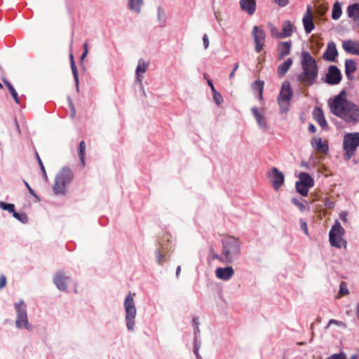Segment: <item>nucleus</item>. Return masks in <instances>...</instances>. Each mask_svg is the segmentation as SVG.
I'll list each match as a JSON object with an SVG mask.
<instances>
[{"label":"nucleus","instance_id":"f257e3e1","mask_svg":"<svg viewBox=\"0 0 359 359\" xmlns=\"http://www.w3.org/2000/svg\"><path fill=\"white\" fill-rule=\"evenodd\" d=\"M345 91L341 92L333 99L328 100L331 111L337 116L346 122L357 123L359 121V109L354 104L346 100Z\"/></svg>","mask_w":359,"mask_h":359},{"label":"nucleus","instance_id":"f03ea898","mask_svg":"<svg viewBox=\"0 0 359 359\" xmlns=\"http://www.w3.org/2000/svg\"><path fill=\"white\" fill-rule=\"evenodd\" d=\"M302 66L303 72L298 80L306 86L311 85L318 75V68L315 59L307 51L302 53Z\"/></svg>","mask_w":359,"mask_h":359},{"label":"nucleus","instance_id":"7ed1b4c3","mask_svg":"<svg viewBox=\"0 0 359 359\" xmlns=\"http://www.w3.org/2000/svg\"><path fill=\"white\" fill-rule=\"evenodd\" d=\"M73 179V174L69 168H62L56 175L55 184L53 187V191L56 195H64L66 193V186Z\"/></svg>","mask_w":359,"mask_h":359},{"label":"nucleus","instance_id":"20e7f679","mask_svg":"<svg viewBox=\"0 0 359 359\" xmlns=\"http://www.w3.org/2000/svg\"><path fill=\"white\" fill-rule=\"evenodd\" d=\"M240 250L239 242L233 237H229L223 241V255L225 263L232 262L234 258L238 255Z\"/></svg>","mask_w":359,"mask_h":359},{"label":"nucleus","instance_id":"39448f33","mask_svg":"<svg viewBox=\"0 0 359 359\" xmlns=\"http://www.w3.org/2000/svg\"><path fill=\"white\" fill-rule=\"evenodd\" d=\"M124 308L126 310V326L129 330H133L135 325V316L137 309L135 304L133 297L131 294L127 295L124 301Z\"/></svg>","mask_w":359,"mask_h":359},{"label":"nucleus","instance_id":"423d86ee","mask_svg":"<svg viewBox=\"0 0 359 359\" xmlns=\"http://www.w3.org/2000/svg\"><path fill=\"white\" fill-rule=\"evenodd\" d=\"M358 147H359V133H348L344 135V149L345 158L347 160L353 156Z\"/></svg>","mask_w":359,"mask_h":359},{"label":"nucleus","instance_id":"0eeeda50","mask_svg":"<svg viewBox=\"0 0 359 359\" xmlns=\"http://www.w3.org/2000/svg\"><path fill=\"white\" fill-rule=\"evenodd\" d=\"M292 95V93L289 82H283L278 98L281 113H286L288 111Z\"/></svg>","mask_w":359,"mask_h":359},{"label":"nucleus","instance_id":"6e6552de","mask_svg":"<svg viewBox=\"0 0 359 359\" xmlns=\"http://www.w3.org/2000/svg\"><path fill=\"white\" fill-rule=\"evenodd\" d=\"M344 230L339 222L336 221L334 225L330 231V242L332 246L342 248L346 246V241L342 238Z\"/></svg>","mask_w":359,"mask_h":359},{"label":"nucleus","instance_id":"1a4fd4ad","mask_svg":"<svg viewBox=\"0 0 359 359\" xmlns=\"http://www.w3.org/2000/svg\"><path fill=\"white\" fill-rule=\"evenodd\" d=\"M17 311L16 326L18 328L24 327L28 330H32V326L28 323L26 306L22 300L15 304Z\"/></svg>","mask_w":359,"mask_h":359},{"label":"nucleus","instance_id":"9d476101","mask_svg":"<svg viewBox=\"0 0 359 359\" xmlns=\"http://www.w3.org/2000/svg\"><path fill=\"white\" fill-rule=\"evenodd\" d=\"M268 177L275 190H278L284 183L285 176L283 173L279 171L276 168H273L271 170L268 172Z\"/></svg>","mask_w":359,"mask_h":359},{"label":"nucleus","instance_id":"9b49d317","mask_svg":"<svg viewBox=\"0 0 359 359\" xmlns=\"http://www.w3.org/2000/svg\"><path fill=\"white\" fill-rule=\"evenodd\" d=\"M251 111L259 128L264 130H267L269 125L264 116V110L262 109L259 111L256 107H253Z\"/></svg>","mask_w":359,"mask_h":359},{"label":"nucleus","instance_id":"f8f14e48","mask_svg":"<svg viewBox=\"0 0 359 359\" xmlns=\"http://www.w3.org/2000/svg\"><path fill=\"white\" fill-rule=\"evenodd\" d=\"M252 34L255 38V50L260 52L262 49L265 34L264 31L259 27L255 26L252 31Z\"/></svg>","mask_w":359,"mask_h":359},{"label":"nucleus","instance_id":"ddd939ff","mask_svg":"<svg viewBox=\"0 0 359 359\" xmlns=\"http://www.w3.org/2000/svg\"><path fill=\"white\" fill-rule=\"evenodd\" d=\"M234 270L231 266H226L224 268L219 267L215 270L216 277L222 280H228L233 276Z\"/></svg>","mask_w":359,"mask_h":359},{"label":"nucleus","instance_id":"4468645a","mask_svg":"<svg viewBox=\"0 0 359 359\" xmlns=\"http://www.w3.org/2000/svg\"><path fill=\"white\" fill-rule=\"evenodd\" d=\"M303 24L305 32L310 33L314 29V24L313 21L312 10L310 6L307 7L306 12L303 18Z\"/></svg>","mask_w":359,"mask_h":359},{"label":"nucleus","instance_id":"2eb2a0df","mask_svg":"<svg viewBox=\"0 0 359 359\" xmlns=\"http://www.w3.org/2000/svg\"><path fill=\"white\" fill-rule=\"evenodd\" d=\"M341 73L339 69L335 66H332L329 69L327 75V81L330 84H337L341 81Z\"/></svg>","mask_w":359,"mask_h":359},{"label":"nucleus","instance_id":"dca6fc26","mask_svg":"<svg viewBox=\"0 0 359 359\" xmlns=\"http://www.w3.org/2000/svg\"><path fill=\"white\" fill-rule=\"evenodd\" d=\"M149 67V62L144 61L142 59H140L138 60L137 66L136 67L135 70V74H136V79L137 81L142 85V74L145 73Z\"/></svg>","mask_w":359,"mask_h":359},{"label":"nucleus","instance_id":"f3484780","mask_svg":"<svg viewBox=\"0 0 359 359\" xmlns=\"http://www.w3.org/2000/svg\"><path fill=\"white\" fill-rule=\"evenodd\" d=\"M291 42H280L278 45V60H281L290 53Z\"/></svg>","mask_w":359,"mask_h":359},{"label":"nucleus","instance_id":"a211bd4d","mask_svg":"<svg viewBox=\"0 0 359 359\" xmlns=\"http://www.w3.org/2000/svg\"><path fill=\"white\" fill-rule=\"evenodd\" d=\"M337 55L338 52L335 43L334 42H330L327 44L326 51L323 54V58L325 60L332 62Z\"/></svg>","mask_w":359,"mask_h":359},{"label":"nucleus","instance_id":"6ab92c4d","mask_svg":"<svg viewBox=\"0 0 359 359\" xmlns=\"http://www.w3.org/2000/svg\"><path fill=\"white\" fill-rule=\"evenodd\" d=\"M343 48L348 53L359 55V43L355 41H345L343 43Z\"/></svg>","mask_w":359,"mask_h":359},{"label":"nucleus","instance_id":"aec40b11","mask_svg":"<svg viewBox=\"0 0 359 359\" xmlns=\"http://www.w3.org/2000/svg\"><path fill=\"white\" fill-rule=\"evenodd\" d=\"M312 147L318 152L325 153L328 147L327 144L322 141V139L318 137H315L311 140Z\"/></svg>","mask_w":359,"mask_h":359},{"label":"nucleus","instance_id":"412c9836","mask_svg":"<svg viewBox=\"0 0 359 359\" xmlns=\"http://www.w3.org/2000/svg\"><path fill=\"white\" fill-rule=\"evenodd\" d=\"M240 5L241 9L246 11L249 15L255 13L256 7L255 0H241Z\"/></svg>","mask_w":359,"mask_h":359},{"label":"nucleus","instance_id":"4be33fe9","mask_svg":"<svg viewBox=\"0 0 359 359\" xmlns=\"http://www.w3.org/2000/svg\"><path fill=\"white\" fill-rule=\"evenodd\" d=\"M67 278L62 271L57 272L54 278V283L57 287L60 290H65L67 288L65 280Z\"/></svg>","mask_w":359,"mask_h":359},{"label":"nucleus","instance_id":"5701e85b","mask_svg":"<svg viewBox=\"0 0 359 359\" xmlns=\"http://www.w3.org/2000/svg\"><path fill=\"white\" fill-rule=\"evenodd\" d=\"M156 21L158 23V26L160 28H163L166 26V23H167L166 13L161 7L157 8Z\"/></svg>","mask_w":359,"mask_h":359},{"label":"nucleus","instance_id":"b1692460","mask_svg":"<svg viewBox=\"0 0 359 359\" xmlns=\"http://www.w3.org/2000/svg\"><path fill=\"white\" fill-rule=\"evenodd\" d=\"M144 4V0H128L129 9L137 14L141 13Z\"/></svg>","mask_w":359,"mask_h":359},{"label":"nucleus","instance_id":"393cba45","mask_svg":"<svg viewBox=\"0 0 359 359\" xmlns=\"http://www.w3.org/2000/svg\"><path fill=\"white\" fill-rule=\"evenodd\" d=\"M347 13L349 18L355 21H359V4H353L347 8Z\"/></svg>","mask_w":359,"mask_h":359},{"label":"nucleus","instance_id":"a878e982","mask_svg":"<svg viewBox=\"0 0 359 359\" xmlns=\"http://www.w3.org/2000/svg\"><path fill=\"white\" fill-rule=\"evenodd\" d=\"M292 64V59L289 58L278 67L277 72L280 77L283 76L290 68Z\"/></svg>","mask_w":359,"mask_h":359},{"label":"nucleus","instance_id":"bb28decb","mask_svg":"<svg viewBox=\"0 0 359 359\" xmlns=\"http://www.w3.org/2000/svg\"><path fill=\"white\" fill-rule=\"evenodd\" d=\"M313 116L320 126L325 127L327 125V122L324 118V115L321 109L318 107L315 108L313 111Z\"/></svg>","mask_w":359,"mask_h":359},{"label":"nucleus","instance_id":"cd10ccee","mask_svg":"<svg viewBox=\"0 0 359 359\" xmlns=\"http://www.w3.org/2000/svg\"><path fill=\"white\" fill-rule=\"evenodd\" d=\"M297 182L307 185L309 187H312L314 185L313 178L306 172H301L299 174V181Z\"/></svg>","mask_w":359,"mask_h":359},{"label":"nucleus","instance_id":"c85d7f7f","mask_svg":"<svg viewBox=\"0 0 359 359\" xmlns=\"http://www.w3.org/2000/svg\"><path fill=\"white\" fill-rule=\"evenodd\" d=\"M292 25L290 21H285L283 25V30L280 32L281 38L290 36L292 34Z\"/></svg>","mask_w":359,"mask_h":359},{"label":"nucleus","instance_id":"c756f323","mask_svg":"<svg viewBox=\"0 0 359 359\" xmlns=\"http://www.w3.org/2000/svg\"><path fill=\"white\" fill-rule=\"evenodd\" d=\"M346 74L348 78L356 70V65L353 60H346L345 62Z\"/></svg>","mask_w":359,"mask_h":359},{"label":"nucleus","instance_id":"7c9ffc66","mask_svg":"<svg viewBox=\"0 0 359 359\" xmlns=\"http://www.w3.org/2000/svg\"><path fill=\"white\" fill-rule=\"evenodd\" d=\"M341 4L340 2H335L333 5L332 10V18L334 20H338L341 15Z\"/></svg>","mask_w":359,"mask_h":359},{"label":"nucleus","instance_id":"2f4dec72","mask_svg":"<svg viewBox=\"0 0 359 359\" xmlns=\"http://www.w3.org/2000/svg\"><path fill=\"white\" fill-rule=\"evenodd\" d=\"M252 88L256 91L259 92V98L260 100L262 99V93L264 90V81H256L252 84Z\"/></svg>","mask_w":359,"mask_h":359},{"label":"nucleus","instance_id":"473e14b6","mask_svg":"<svg viewBox=\"0 0 359 359\" xmlns=\"http://www.w3.org/2000/svg\"><path fill=\"white\" fill-rule=\"evenodd\" d=\"M296 189L297 191L304 196H307L309 193V189L310 188L307 185L303 184L302 183L296 182Z\"/></svg>","mask_w":359,"mask_h":359},{"label":"nucleus","instance_id":"72a5a7b5","mask_svg":"<svg viewBox=\"0 0 359 359\" xmlns=\"http://www.w3.org/2000/svg\"><path fill=\"white\" fill-rule=\"evenodd\" d=\"M86 151V144L83 141H81L79 144V156L81 159L82 167L85 165L84 156Z\"/></svg>","mask_w":359,"mask_h":359},{"label":"nucleus","instance_id":"f704fd0d","mask_svg":"<svg viewBox=\"0 0 359 359\" xmlns=\"http://www.w3.org/2000/svg\"><path fill=\"white\" fill-rule=\"evenodd\" d=\"M71 68H72V73H73V75H74V80H75L76 88H77V90H79L78 72H77L76 67V65L74 64V61H71Z\"/></svg>","mask_w":359,"mask_h":359},{"label":"nucleus","instance_id":"c9c22d12","mask_svg":"<svg viewBox=\"0 0 359 359\" xmlns=\"http://www.w3.org/2000/svg\"><path fill=\"white\" fill-rule=\"evenodd\" d=\"M71 68H72V73H73V75H74V80H75L76 88H77V90H79L78 72H77L76 67V65L74 64V61H71Z\"/></svg>","mask_w":359,"mask_h":359},{"label":"nucleus","instance_id":"e433bc0d","mask_svg":"<svg viewBox=\"0 0 359 359\" xmlns=\"http://www.w3.org/2000/svg\"><path fill=\"white\" fill-rule=\"evenodd\" d=\"M212 96L214 101L216 102L217 104L219 105L222 103L223 97L222 95L215 90V88H213Z\"/></svg>","mask_w":359,"mask_h":359},{"label":"nucleus","instance_id":"4c0bfd02","mask_svg":"<svg viewBox=\"0 0 359 359\" xmlns=\"http://www.w3.org/2000/svg\"><path fill=\"white\" fill-rule=\"evenodd\" d=\"M0 208L12 213L14 212L15 210L13 204L6 203L4 202H0Z\"/></svg>","mask_w":359,"mask_h":359},{"label":"nucleus","instance_id":"58836bf2","mask_svg":"<svg viewBox=\"0 0 359 359\" xmlns=\"http://www.w3.org/2000/svg\"><path fill=\"white\" fill-rule=\"evenodd\" d=\"M271 35L276 38H281V34L278 31V29L273 25H270Z\"/></svg>","mask_w":359,"mask_h":359},{"label":"nucleus","instance_id":"ea45409f","mask_svg":"<svg viewBox=\"0 0 359 359\" xmlns=\"http://www.w3.org/2000/svg\"><path fill=\"white\" fill-rule=\"evenodd\" d=\"M332 325H335L340 326L342 327H346L345 323H343L342 321H339V320L332 319L329 321L326 328L330 327Z\"/></svg>","mask_w":359,"mask_h":359},{"label":"nucleus","instance_id":"a19ab883","mask_svg":"<svg viewBox=\"0 0 359 359\" xmlns=\"http://www.w3.org/2000/svg\"><path fill=\"white\" fill-rule=\"evenodd\" d=\"M13 217L18 219V220H20L23 222H26L27 221V216L25 214H22V215H20L19 213L16 212L15 210H14V212H13Z\"/></svg>","mask_w":359,"mask_h":359},{"label":"nucleus","instance_id":"79ce46f5","mask_svg":"<svg viewBox=\"0 0 359 359\" xmlns=\"http://www.w3.org/2000/svg\"><path fill=\"white\" fill-rule=\"evenodd\" d=\"M292 202L301 210L304 211L305 209V205L299 202L297 198H294L292 199Z\"/></svg>","mask_w":359,"mask_h":359},{"label":"nucleus","instance_id":"37998d69","mask_svg":"<svg viewBox=\"0 0 359 359\" xmlns=\"http://www.w3.org/2000/svg\"><path fill=\"white\" fill-rule=\"evenodd\" d=\"M348 294V290L346 288V286L344 283H341L340 285V289H339V294L341 295H345Z\"/></svg>","mask_w":359,"mask_h":359},{"label":"nucleus","instance_id":"c03bdc74","mask_svg":"<svg viewBox=\"0 0 359 359\" xmlns=\"http://www.w3.org/2000/svg\"><path fill=\"white\" fill-rule=\"evenodd\" d=\"M8 90L11 92V93L13 99L15 100V102L18 103L19 102V101H18V93H17L16 90L14 89L13 87H10V88Z\"/></svg>","mask_w":359,"mask_h":359},{"label":"nucleus","instance_id":"a18cd8bd","mask_svg":"<svg viewBox=\"0 0 359 359\" xmlns=\"http://www.w3.org/2000/svg\"><path fill=\"white\" fill-rule=\"evenodd\" d=\"M88 53V43H83V54L81 55V60H83L87 56Z\"/></svg>","mask_w":359,"mask_h":359},{"label":"nucleus","instance_id":"49530a36","mask_svg":"<svg viewBox=\"0 0 359 359\" xmlns=\"http://www.w3.org/2000/svg\"><path fill=\"white\" fill-rule=\"evenodd\" d=\"M36 157H37V160H38L39 164L40 165V168H41L42 172H43V175H44L45 177H47L44 165H43V163H42V161H41V158H40V157H39V154L37 153H36Z\"/></svg>","mask_w":359,"mask_h":359},{"label":"nucleus","instance_id":"de8ad7c7","mask_svg":"<svg viewBox=\"0 0 359 359\" xmlns=\"http://www.w3.org/2000/svg\"><path fill=\"white\" fill-rule=\"evenodd\" d=\"M24 182H25V186L27 187L29 192L30 193V194H32L36 198L39 199L38 196L36 195L35 191L31 188V187L29 185V184L26 181H24Z\"/></svg>","mask_w":359,"mask_h":359},{"label":"nucleus","instance_id":"09e8293b","mask_svg":"<svg viewBox=\"0 0 359 359\" xmlns=\"http://www.w3.org/2000/svg\"><path fill=\"white\" fill-rule=\"evenodd\" d=\"M203 46L205 49H207L209 47V39L206 34H205L203 36Z\"/></svg>","mask_w":359,"mask_h":359},{"label":"nucleus","instance_id":"8fccbe9b","mask_svg":"<svg viewBox=\"0 0 359 359\" xmlns=\"http://www.w3.org/2000/svg\"><path fill=\"white\" fill-rule=\"evenodd\" d=\"M325 205L327 208L332 209L334 206V203L333 201L329 200L328 198L325 199Z\"/></svg>","mask_w":359,"mask_h":359},{"label":"nucleus","instance_id":"3c124183","mask_svg":"<svg viewBox=\"0 0 359 359\" xmlns=\"http://www.w3.org/2000/svg\"><path fill=\"white\" fill-rule=\"evenodd\" d=\"M6 284V278L4 275L0 276V289L3 288Z\"/></svg>","mask_w":359,"mask_h":359},{"label":"nucleus","instance_id":"603ef678","mask_svg":"<svg viewBox=\"0 0 359 359\" xmlns=\"http://www.w3.org/2000/svg\"><path fill=\"white\" fill-rule=\"evenodd\" d=\"M163 259V255L161 252H158L156 253V260H157L158 263L159 264H162Z\"/></svg>","mask_w":359,"mask_h":359},{"label":"nucleus","instance_id":"864d4df0","mask_svg":"<svg viewBox=\"0 0 359 359\" xmlns=\"http://www.w3.org/2000/svg\"><path fill=\"white\" fill-rule=\"evenodd\" d=\"M301 228L306 234H308L307 224L305 222L301 221Z\"/></svg>","mask_w":359,"mask_h":359},{"label":"nucleus","instance_id":"5fc2aeb1","mask_svg":"<svg viewBox=\"0 0 359 359\" xmlns=\"http://www.w3.org/2000/svg\"><path fill=\"white\" fill-rule=\"evenodd\" d=\"M238 64L236 63L235 65H234V67L233 69V70L231 72V73L229 74V78L230 79H232L233 78L234 75H235V72L237 70V69L238 68Z\"/></svg>","mask_w":359,"mask_h":359},{"label":"nucleus","instance_id":"6e6d98bb","mask_svg":"<svg viewBox=\"0 0 359 359\" xmlns=\"http://www.w3.org/2000/svg\"><path fill=\"white\" fill-rule=\"evenodd\" d=\"M276 1L281 6H285L288 4L287 0H276Z\"/></svg>","mask_w":359,"mask_h":359},{"label":"nucleus","instance_id":"4d7b16f0","mask_svg":"<svg viewBox=\"0 0 359 359\" xmlns=\"http://www.w3.org/2000/svg\"><path fill=\"white\" fill-rule=\"evenodd\" d=\"M346 216H347V214L345 212H343L340 213V215H339L340 219L345 222L347 221Z\"/></svg>","mask_w":359,"mask_h":359},{"label":"nucleus","instance_id":"13d9d810","mask_svg":"<svg viewBox=\"0 0 359 359\" xmlns=\"http://www.w3.org/2000/svg\"><path fill=\"white\" fill-rule=\"evenodd\" d=\"M325 10H326V9H325V8H319L317 10V12H318L320 15H323L325 13Z\"/></svg>","mask_w":359,"mask_h":359},{"label":"nucleus","instance_id":"bf43d9fd","mask_svg":"<svg viewBox=\"0 0 359 359\" xmlns=\"http://www.w3.org/2000/svg\"><path fill=\"white\" fill-rule=\"evenodd\" d=\"M309 130L312 132V133H315L316 132V127L313 126V125H310L309 126Z\"/></svg>","mask_w":359,"mask_h":359},{"label":"nucleus","instance_id":"052dcab7","mask_svg":"<svg viewBox=\"0 0 359 359\" xmlns=\"http://www.w3.org/2000/svg\"><path fill=\"white\" fill-rule=\"evenodd\" d=\"M212 258H213V259H219V260H221V261H222V262H224V260H223V259H222V258H221L218 255H217V254H214V255H212Z\"/></svg>","mask_w":359,"mask_h":359},{"label":"nucleus","instance_id":"680f3d73","mask_svg":"<svg viewBox=\"0 0 359 359\" xmlns=\"http://www.w3.org/2000/svg\"><path fill=\"white\" fill-rule=\"evenodd\" d=\"M208 84L211 88L212 92H213V88H215V87L213 86L212 82L211 81L208 80Z\"/></svg>","mask_w":359,"mask_h":359},{"label":"nucleus","instance_id":"e2e57ef3","mask_svg":"<svg viewBox=\"0 0 359 359\" xmlns=\"http://www.w3.org/2000/svg\"><path fill=\"white\" fill-rule=\"evenodd\" d=\"M4 81L5 84L6 85V86L8 87V89L10 88V87H13L12 85L8 81L4 80Z\"/></svg>","mask_w":359,"mask_h":359},{"label":"nucleus","instance_id":"0e129e2a","mask_svg":"<svg viewBox=\"0 0 359 359\" xmlns=\"http://www.w3.org/2000/svg\"><path fill=\"white\" fill-rule=\"evenodd\" d=\"M180 271H181V267L179 266H177V270H176L177 276H178L180 275Z\"/></svg>","mask_w":359,"mask_h":359},{"label":"nucleus","instance_id":"69168bd1","mask_svg":"<svg viewBox=\"0 0 359 359\" xmlns=\"http://www.w3.org/2000/svg\"><path fill=\"white\" fill-rule=\"evenodd\" d=\"M194 352H195L197 358L199 359L200 358V355L198 354V348L197 347L195 348Z\"/></svg>","mask_w":359,"mask_h":359},{"label":"nucleus","instance_id":"338daca9","mask_svg":"<svg viewBox=\"0 0 359 359\" xmlns=\"http://www.w3.org/2000/svg\"><path fill=\"white\" fill-rule=\"evenodd\" d=\"M349 359H358L356 355H353Z\"/></svg>","mask_w":359,"mask_h":359},{"label":"nucleus","instance_id":"774afa93","mask_svg":"<svg viewBox=\"0 0 359 359\" xmlns=\"http://www.w3.org/2000/svg\"><path fill=\"white\" fill-rule=\"evenodd\" d=\"M357 312H358V319H359V304L357 306Z\"/></svg>","mask_w":359,"mask_h":359}]
</instances>
